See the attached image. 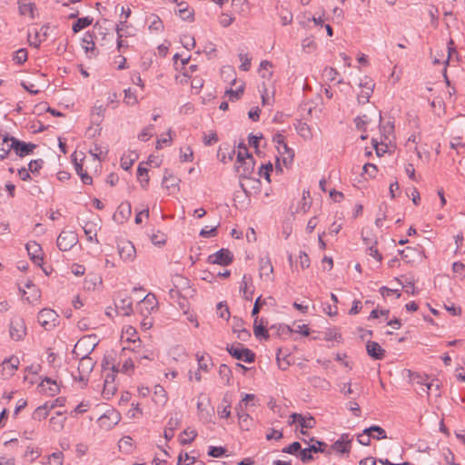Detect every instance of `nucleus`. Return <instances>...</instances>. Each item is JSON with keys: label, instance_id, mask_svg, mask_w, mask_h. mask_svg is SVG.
Returning a JSON list of instances; mask_svg holds the SVG:
<instances>
[{"label": "nucleus", "instance_id": "1", "mask_svg": "<svg viewBox=\"0 0 465 465\" xmlns=\"http://www.w3.org/2000/svg\"><path fill=\"white\" fill-rule=\"evenodd\" d=\"M97 344L98 339L96 335H84V337L79 339L76 344L74 345L73 353L75 356H89Z\"/></svg>", "mask_w": 465, "mask_h": 465}, {"label": "nucleus", "instance_id": "2", "mask_svg": "<svg viewBox=\"0 0 465 465\" xmlns=\"http://www.w3.org/2000/svg\"><path fill=\"white\" fill-rule=\"evenodd\" d=\"M75 357L79 358L80 361L77 368V375L74 376V379L85 385L88 381V377L94 367L95 361L89 356Z\"/></svg>", "mask_w": 465, "mask_h": 465}, {"label": "nucleus", "instance_id": "3", "mask_svg": "<svg viewBox=\"0 0 465 465\" xmlns=\"http://www.w3.org/2000/svg\"><path fill=\"white\" fill-rule=\"evenodd\" d=\"M58 318L55 311L45 308L38 312L37 322L45 331H51L58 324Z\"/></svg>", "mask_w": 465, "mask_h": 465}, {"label": "nucleus", "instance_id": "4", "mask_svg": "<svg viewBox=\"0 0 465 465\" xmlns=\"http://www.w3.org/2000/svg\"><path fill=\"white\" fill-rule=\"evenodd\" d=\"M273 142L276 143L278 153L282 156L283 164L288 165L292 163L294 152L288 147L285 143V137L281 134H277L273 136Z\"/></svg>", "mask_w": 465, "mask_h": 465}, {"label": "nucleus", "instance_id": "5", "mask_svg": "<svg viewBox=\"0 0 465 465\" xmlns=\"http://www.w3.org/2000/svg\"><path fill=\"white\" fill-rule=\"evenodd\" d=\"M9 334L14 341H22L26 335V326L25 321L20 316L12 318L9 325Z\"/></svg>", "mask_w": 465, "mask_h": 465}, {"label": "nucleus", "instance_id": "6", "mask_svg": "<svg viewBox=\"0 0 465 465\" xmlns=\"http://www.w3.org/2000/svg\"><path fill=\"white\" fill-rule=\"evenodd\" d=\"M227 351L235 359L245 362L254 361V353L247 349L243 348L242 344H232L227 346Z\"/></svg>", "mask_w": 465, "mask_h": 465}, {"label": "nucleus", "instance_id": "7", "mask_svg": "<svg viewBox=\"0 0 465 465\" xmlns=\"http://www.w3.org/2000/svg\"><path fill=\"white\" fill-rule=\"evenodd\" d=\"M78 242L77 234L73 231H63L57 238V246L66 252L73 248Z\"/></svg>", "mask_w": 465, "mask_h": 465}, {"label": "nucleus", "instance_id": "8", "mask_svg": "<svg viewBox=\"0 0 465 465\" xmlns=\"http://www.w3.org/2000/svg\"><path fill=\"white\" fill-rule=\"evenodd\" d=\"M253 157H247L244 161L234 163L235 172L241 179H250L254 171Z\"/></svg>", "mask_w": 465, "mask_h": 465}, {"label": "nucleus", "instance_id": "9", "mask_svg": "<svg viewBox=\"0 0 465 465\" xmlns=\"http://www.w3.org/2000/svg\"><path fill=\"white\" fill-rule=\"evenodd\" d=\"M373 81L365 76L363 80L360 83L361 92L357 95V100L359 104H366L369 102L370 97L371 96L374 89Z\"/></svg>", "mask_w": 465, "mask_h": 465}, {"label": "nucleus", "instance_id": "10", "mask_svg": "<svg viewBox=\"0 0 465 465\" xmlns=\"http://www.w3.org/2000/svg\"><path fill=\"white\" fill-rule=\"evenodd\" d=\"M233 259L232 253L228 249H221L208 257V262L223 266L229 265Z\"/></svg>", "mask_w": 465, "mask_h": 465}, {"label": "nucleus", "instance_id": "11", "mask_svg": "<svg viewBox=\"0 0 465 465\" xmlns=\"http://www.w3.org/2000/svg\"><path fill=\"white\" fill-rule=\"evenodd\" d=\"M116 312L124 315L129 316L133 313V301L132 298L128 295L120 296L114 302Z\"/></svg>", "mask_w": 465, "mask_h": 465}, {"label": "nucleus", "instance_id": "12", "mask_svg": "<svg viewBox=\"0 0 465 465\" xmlns=\"http://www.w3.org/2000/svg\"><path fill=\"white\" fill-rule=\"evenodd\" d=\"M11 147L15 151L16 155L24 157L33 153L36 145L32 143L21 142L15 139V137H12Z\"/></svg>", "mask_w": 465, "mask_h": 465}, {"label": "nucleus", "instance_id": "13", "mask_svg": "<svg viewBox=\"0 0 465 465\" xmlns=\"http://www.w3.org/2000/svg\"><path fill=\"white\" fill-rule=\"evenodd\" d=\"M118 253L124 262H132L136 256V251L131 242L125 241L118 244Z\"/></svg>", "mask_w": 465, "mask_h": 465}, {"label": "nucleus", "instance_id": "14", "mask_svg": "<svg viewBox=\"0 0 465 465\" xmlns=\"http://www.w3.org/2000/svg\"><path fill=\"white\" fill-rule=\"evenodd\" d=\"M19 359L17 357H11L5 360L0 365V374L4 378H9L14 375L15 371L18 369Z\"/></svg>", "mask_w": 465, "mask_h": 465}, {"label": "nucleus", "instance_id": "15", "mask_svg": "<svg viewBox=\"0 0 465 465\" xmlns=\"http://www.w3.org/2000/svg\"><path fill=\"white\" fill-rule=\"evenodd\" d=\"M381 114L376 109H373L371 115L363 114L355 118L354 122L358 129L365 131V126L371 122H381Z\"/></svg>", "mask_w": 465, "mask_h": 465}, {"label": "nucleus", "instance_id": "16", "mask_svg": "<svg viewBox=\"0 0 465 465\" xmlns=\"http://www.w3.org/2000/svg\"><path fill=\"white\" fill-rule=\"evenodd\" d=\"M157 300L153 294H147L139 303V311L142 315H149L157 308Z\"/></svg>", "mask_w": 465, "mask_h": 465}, {"label": "nucleus", "instance_id": "17", "mask_svg": "<svg viewBox=\"0 0 465 465\" xmlns=\"http://www.w3.org/2000/svg\"><path fill=\"white\" fill-rule=\"evenodd\" d=\"M132 213V207L130 203L124 202L122 203L116 212L114 214V220L118 223H124L125 221H127Z\"/></svg>", "mask_w": 465, "mask_h": 465}, {"label": "nucleus", "instance_id": "18", "mask_svg": "<svg viewBox=\"0 0 465 465\" xmlns=\"http://www.w3.org/2000/svg\"><path fill=\"white\" fill-rule=\"evenodd\" d=\"M260 278L266 282L273 281V267L268 258L260 260Z\"/></svg>", "mask_w": 465, "mask_h": 465}, {"label": "nucleus", "instance_id": "19", "mask_svg": "<svg viewBox=\"0 0 465 465\" xmlns=\"http://www.w3.org/2000/svg\"><path fill=\"white\" fill-rule=\"evenodd\" d=\"M352 438L349 434H342L341 438L336 440L331 449L338 453H349L351 450Z\"/></svg>", "mask_w": 465, "mask_h": 465}, {"label": "nucleus", "instance_id": "20", "mask_svg": "<svg viewBox=\"0 0 465 465\" xmlns=\"http://www.w3.org/2000/svg\"><path fill=\"white\" fill-rule=\"evenodd\" d=\"M25 248L28 252L31 260L37 265H41L43 261V252L40 244L36 242H29L26 243Z\"/></svg>", "mask_w": 465, "mask_h": 465}, {"label": "nucleus", "instance_id": "21", "mask_svg": "<svg viewBox=\"0 0 465 465\" xmlns=\"http://www.w3.org/2000/svg\"><path fill=\"white\" fill-rule=\"evenodd\" d=\"M290 419L292 420L290 421L291 424L298 422L302 429H312L316 424V421L312 416L305 417L299 413H292L290 416Z\"/></svg>", "mask_w": 465, "mask_h": 465}, {"label": "nucleus", "instance_id": "22", "mask_svg": "<svg viewBox=\"0 0 465 465\" xmlns=\"http://www.w3.org/2000/svg\"><path fill=\"white\" fill-rule=\"evenodd\" d=\"M252 286V278L251 275L244 274L240 286V292L242 293L243 299L252 301L253 295V290H250Z\"/></svg>", "mask_w": 465, "mask_h": 465}, {"label": "nucleus", "instance_id": "23", "mask_svg": "<svg viewBox=\"0 0 465 465\" xmlns=\"http://www.w3.org/2000/svg\"><path fill=\"white\" fill-rule=\"evenodd\" d=\"M121 338L134 344L131 350L135 351L139 347V344L136 345V341H140V339L137 336L136 330L132 326H127L123 330Z\"/></svg>", "mask_w": 465, "mask_h": 465}, {"label": "nucleus", "instance_id": "24", "mask_svg": "<svg viewBox=\"0 0 465 465\" xmlns=\"http://www.w3.org/2000/svg\"><path fill=\"white\" fill-rule=\"evenodd\" d=\"M366 350L369 356L375 360H381L384 357L385 351L376 341H368L366 344Z\"/></svg>", "mask_w": 465, "mask_h": 465}, {"label": "nucleus", "instance_id": "25", "mask_svg": "<svg viewBox=\"0 0 465 465\" xmlns=\"http://www.w3.org/2000/svg\"><path fill=\"white\" fill-rule=\"evenodd\" d=\"M18 8L20 15H29L31 18L35 17V5L29 0H19Z\"/></svg>", "mask_w": 465, "mask_h": 465}, {"label": "nucleus", "instance_id": "26", "mask_svg": "<svg viewBox=\"0 0 465 465\" xmlns=\"http://www.w3.org/2000/svg\"><path fill=\"white\" fill-rule=\"evenodd\" d=\"M54 403H51L50 405L48 403H45L42 406H39L35 409V411L33 413V419L41 420L43 419H45L48 415V411L52 409H54Z\"/></svg>", "mask_w": 465, "mask_h": 465}, {"label": "nucleus", "instance_id": "27", "mask_svg": "<svg viewBox=\"0 0 465 465\" xmlns=\"http://www.w3.org/2000/svg\"><path fill=\"white\" fill-rule=\"evenodd\" d=\"M12 137L5 136L0 138V161L7 157L12 150Z\"/></svg>", "mask_w": 465, "mask_h": 465}, {"label": "nucleus", "instance_id": "28", "mask_svg": "<svg viewBox=\"0 0 465 465\" xmlns=\"http://www.w3.org/2000/svg\"><path fill=\"white\" fill-rule=\"evenodd\" d=\"M154 401L157 404L164 405L167 402V393L162 385H155L153 388Z\"/></svg>", "mask_w": 465, "mask_h": 465}, {"label": "nucleus", "instance_id": "29", "mask_svg": "<svg viewBox=\"0 0 465 465\" xmlns=\"http://www.w3.org/2000/svg\"><path fill=\"white\" fill-rule=\"evenodd\" d=\"M260 325H257V322H259L258 316L254 317L253 322V333L257 338H264L267 339L269 337L268 331L266 330L265 325H263V321L261 319Z\"/></svg>", "mask_w": 465, "mask_h": 465}, {"label": "nucleus", "instance_id": "30", "mask_svg": "<svg viewBox=\"0 0 465 465\" xmlns=\"http://www.w3.org/2000/svg\"><path fill=\"white\" fill-rule=\"evenodd\" d=\"M364 432L371 433L372 439H375V440L387 439L386 431L381 427H380L378 425H372V426L365 429Z\"/></svg>", "mask_w": 465, "mask_h": 465}, {"label": "nucleus", "instance_id": "31", "mask_svg": "<svg viewBox=\"0 0 465 465\" xmlns=\"http://www.w3.org/2000/svg\"><path fill=\"white\" fill-rule=\"evenodd\" d=\"M180 182V179L173 176L171 173L168 171H165L163 179V184L166 189L171 188H176L178 186V183Z\"/></svg>", "mask_w": 465, "mask_h": 465}, {"label": "nucleus", "instance_id": "32", "mask_svg": "<svg viewBox=\"0 0 465 465\" xmlns=\"http://www.w3.org/2000/svg\"><path fill=\"white\" fill-rule=\"evenodd\" d=\"M56 414L57 416H54L50 419V424L52 430L58 432L64 429L65 417H63L61 412H57Z\"/></svg>", "mask_w": 465, "mask_h": 465}, {"label": "nucleus", "instance_id": "33", "mask_svg": "<svg viewBox=\"0 0 465 465\" xmlns=\"http://www.w3.org/2000/svg\"><path fill=\"white\" fill-rule=\"evenodd\" d=\"M297 133L304 139L311 140L312 138V134L310 126L303 122H299L296 125Z\"/></svg>", "mask_w": 465, "mask_h": 465}, {"label": "nucleus", "instance_id": "34", "mask_svg": "<svg viewBox=\"0 0 465 465\" xmlns=\"http://www.w3.org/2000/svg\"><path fill=\"white\" fill-rule=\"evenodd\" d=\"M117 388L114 383V378L112 377V381H104V389L102 391L103 397L104 399H110L112 396L114 395Z\"/></svg>", "mask_w": 465, "mask_h": 465}, {"label": "nucleus", "instance_id": "35", "mask_svg": "<svg viewBox=\"0 0 465 465\" xmlns=\"http://www.w3.org/2000/svg\"><path fill=\"white\" fill-rule=\"evenodd\" d=\"M149 22H150V25H149V29L152 31V32H161L163 29V22L161 21V19L155 15H151L148 18Z\"/></svg>", "mask_w": 465, "mask_h": 465}, {"label": "nucleus", "instance_id": "36", "mask_svg": "<svg viewBox=\"0 0 465 465\" xmlns=\"http://www.w3.org/2000/svg\"><path fill=\"white\" fill-rule=\"evenodd\" d=\"M279 330H282V332H286V333H291L292 331H296V332L302 333L304 336H308L310 333L309 328L305 324H299L297 326V329H295V330H292L287 325H282V326L279 327Z\"/></svg>", "mask_w": 465, "mask_h": 465}, {"label": "nucleus", "instance_id": "37", "mask_svg": "<svg viewBox=\"0 0 465 465\" xmlns=\"http://www.w3.org/2000/svg\"><path fill=\"white\" fill-rule=\"evenodd\" d=\"M118 447L121 451L130 453L133 450V439L129 436L122 438L118 442Z\"/></svg>", "mask_w": 465, "mask_h": 465}, {"label": "nucleus", "instance_id": "38", "mask_svg": "<svg viewBox=\"0 0 465 465\" xmlns=\"http://www.w3.org/2000/svg\"><path fill=\"white\" fill-rule=\"evenodd\" d=\"M93 22V19L89 18V17H82V18H78L76 20V22L73 25V31L74 33H77L79 31H81L82 29L89 26Z\"/></svg>", "mask_w": 465, "mask_h": 465}, {"label": "nucleus", "instance_id": "39", "mask_svg": "<svg viewBox=\"0 0 465 465\" xmlns=\"http://www.w3.org/2000/svg\"><path fill=\"white\" fill-rule=\"evenodd\" d=\"M178 6H179L178 13H179L180 17L183 20H190L193 18V11H191L187 8V5L185 3H179Z\"/></svg>", "mask_w": 465, "mask_h": 465}, {"label": "nucleus", "instance_id": "40", "mask_svg": "<svg viewBox=\"0 0 465 465\" xmlns=\"http://www.w3.org/2000/svg\"><path fill=\"white\" fill-rule=\"evenodd\" d=\"M137 175L138 178L140 179L142 186L145 187L149 182L148 169L140 164L137 169Z\"/></svg>", "mask_w": 465, "mask_h": 465}, {"label": "nucleus", "instance_id": "41", "mask_svg": "<svg viewBox=\"0 0 465 465\" xmlns=\"http://www.w3.org/2000/svg\"><path fill=\"white\" fill-rule=\"evenodd\" d=\"M76 173L81 176L82 182L85 184H91L93 179L86 172H84L83 165L79 163L74 164Z\"/></svg>", "mask_w": 465, "mask_h": 465}, {"label": "nucleus", "instance_id": "42", "mask_svg": "<svg viewBox=\"0 0 465 465\" xmlns=\"http://www.w3.org/2000/svg\"><path fill=\"white\" fill-rule=\"evenodd\" d=\"M64 454L62 451H56L48 456V465H63Z\"/></svg>", "mask_w": 465, "mask_h": 465}, {"label": "nucleus", "instance_id": "43", "mask_svg": "<svg viewBox=\"0 0 465 465\" xmlns=\"http://www.w3.org/2000/svg\"><path fill=\"white\" fill-rule=\"evenodd\" d=\"M272 67V64L269 61H262L260 64L261 71H263L262 73V78H270L272 74V72L271 71V68Z\"/></svg>", "mask_w": 465, "mask_h": 465}, {"label": "nucleus", "instance_id": "44", "mask_svg": "<svg viewBox=\"0 0 465 465\" xmlns=\"http://www.w3.org/2000/svg\"><path fill=\"white\" fill-rule=\"evenodd\" d=\"M41 297V292L38 288L34 287L31 289L30 295L26 297V301L31 304H36L39 302Z\"/></svg>", "mask_w": 465, "mask_h": 465}, {"label": "nucleus", "instance_id": "45", "mask_svg": "<svg viewBox=\"0 0 465 465\" xmlns=\"http://www.w3.org/2000/svg\"><path fill=\"white\" fill-rule=\"evenodd\" d=\"M242 94H243V85H241L236 90L230 89V90L226 91V94L228 95V97L231 101L239 100L241 98V96L242 95Z\"/></svg>", "mask_w": 465, "mask_h": 465}, {"label": "nucleus", "instance_id": "46", "mask_svg": "<svg viewBox=\"0 0 465 465\" xmlns=\"http://www.w3.org/2000/svg\"><path fill=\"white\" fill-rule=\"evenodd\" d=\"M24 456L28 460L29 462L32 463L40 456V452L37 449L28 447Z\"/></svg>", "mask_w": 465, "mask_h": 465}, {"label": "nucleus", "instance_id": "47", "mask_svg": "<svg viewBox=\"0 0 465 465\" xmlns=\"http://www.w3.org/2000/svg\"><path fill=\"white\" fill-rule=\"evenodd\" d=\"M124 102L128 105H134L137 104L136 95L132 92L130 88L124 90Z\"/></svg>", "mask_w": 465, "mask_h": 465}, {"label": "nucleus", "instance_id": "48", "mask_svg": "<svg viewBox=\"0 0 465 465\" xmlns=\"http://www.w3.org/2000/svg\"><path fill=\"white\" fill-rule=\"evenodd\" d=\"M310 382L315 387L329 389L330 383L325 379L314 376L310 379Z\"/></svg>", "mask_w": 465, "mask_h": 465}, {"label": "nucleus", "instance_id": "49", "mask_svg": "<svg viewBox=\"0 0 465 465\" xmlns=\"http://www.w3.org/2000/svg\"><path fill=\"white\" fill-rule=\"evenodd\" d=\"M247 157H252V155L248 152V149L245 145H240L235 163L244 161L247 159Z\"/></svg>", "mask_w": 465, "mask_h": 465}, {"label": "nucleus", "instance_id": "50", "mask_svg": "<svg viewBox=\"0 0 465 465\" xmlns=\"http://www.w3.org/2000/svg\"><path fill=\"white\" fill-rule=\"evenodd\" d=\"M298 457L304 463L309 462L313 460V456L312 454L310 448H305L303 450L301 449L298 453Z\"/></svg>", "mask_w": 465, "mask_h": 465}, {"label": "nucleus", "instance_id": "51", "mask_svg": "<svg viewBox=\"0 0 465 465\" xmlns=\"http://www.w3.org/2000/svg\"><path fill=\"white\" fill-rule=\"evenodd\" d=\"M27 51L26 49L25 48H22V49H19L15 52V56H14V60L17 63V64H24L26 60H27Z\"/></svg>", "mask_w": 465, "mask_h": 465}, {"label": "nucleus", "instance_id": "52", "mask_svg": "<svg viewBox=\"0 0 465 465\" xmlns=\"http://www.w3.org/2000/svg\"><path fill=\"white\" fill-rule=\"evenodd\" d=\"M239 58L242 62L240 68L242 71H249L251 67V58L248 56L247 54H240Z\"/></svg>", "mask_w": 465, "mask_h": 465}, {"label": "nucleus", "instance_id": "53", "mask_svg": "<svg viewBox=\"0 0 465 465\" xmlns=\"http://www.w3.org/2000/svg\"><path fill=\"white\" fill-rule=\"evenodd\" d=\"M43 40L44 39L41 38L40 33L37 31L35 32L34 35H32L31 33L28 35V41L32 46L38 47Z\"/></svg>", "mask_w": 465, "mask_h": 465}, {"label": "nucleus", "instance_id": "54", "mask_svg": "<svg viewBox=\"0 0 465 465\" xmlns=\"http://www.w3.org/2000/svg\"><path fill=\"white\" fill-rule=\"evenodd\" d=\"M45 383L48 385H51L49 387V394L53 395L58 391V386L55 381H52L49 378H46L45 381H43L40 384V386L43 388V390H45Z\"/></svg>", "mask_w": 465, "mask_h": 465}, {"label": "nucleus", "instance_id": "55", "mask_svg": "<svg viewBox=\"0 0 465 465\" xmlns=\"http://www.w3.org/2000/svg\"><path fill=\"white\" fill-rule=\"evenodd\" d=\"M183 433L186 436V438L182 440L183 444L191 443L197 436V432L190 428L184 430Z\"/></svg>", "mask_w": 465, "mask_h": 465}, {"label": "nucleus", "instance_id": "56", "mask_svg": "<svg viewBox=\"0 0 465 465\" xmlns=\"http://www.w3.org/2000/svg\"><path fill=\"white\" fill-rule=\"evenodd\" d=\"M266 304V300L262 299V296H259L253 305L252 311V316L256 317L261 310V308Z\"/></svg>", "mask_w": 465, "mask_h": 465}, {"label": "nucleus", "instance_id": "57", "mask_svg": "<svg viewBox=\"0 0 465 465\" xmlns=\"http://www.w3.org/2000/svg\"><path fill=\"white\" fill-rule=\"evenodd\" d=\"M302 46L303 50L312 52L316 49V43L312 37H306L305 39L302 40Z\"/></svg>", "mask_w": 465, "mask_h": 465}, {"label": "nucleus", "instance_id": "58", "mask_svg": "<svg viewBox=\"0 0 465 465\" xmlns=\"http://www.w3.org/2000/svg\"><path fill=\"white\" fill-rule=\"evenodd\" d=\"M217 313L220 318L228 320L230 317V312L226 305L223 304V302L218 303L217 305Z\"/></svg>", "mask_w": 465, "mask_h": 465}, {"label": "nucleus", "instance_id": "59", "mask_svg": "<svg viewBox=\"0 0 465 465\" xmlns=\"http://www.w3.org/2000/svg\"><path fill=\"white\" fill-rule=\"evenodd\" d=\"M181 42L187 50L193 48L195 45V40L190 35H183Z\"/></svg>", "mask_w": 465, "mask_h": 465}, {"label": "nucleus", "instance_id": "60", "mask_svg": "<svg viewBox=\"0 0 465 465\" xmlns=\"http://www.w3.org/2000/svg\"><path fill=\"white\" fill-rule=\"evenodd\" d=\"M195 462L193 457L189 456L187 453L180 454L177 460V465H190Z\"/></svg>", "mask_w": 465, "mask_h": 465}, {"label": "nucleus", "instance_id": "61", "mask_svg": "<svg viewBox=\"0 0 465 465\" xmlns=\"http://www.w3.org/2000/svg\"><path fill=\"white\" fill-rule=\"evenodd\" d=\"M219 374L225 382H229L230 375H231V370L229 367L225 364H222L219 368Z\"/></svg>", "mask_w": 465, "mask_h": 465}, {"label": "nucleus", "instance_id": "62", "mask_svg": "<svg viewBox=\"0 0 465 465\" xmlns=\"http://www.w3.org/2000/svg\"><path fill=\"white\" fill-rule=\"evenodd\" d=\"M272 171V164L268 163L262 165L259 171V175L263 176L268 182H270V173Z\"/></svg>", "mask_w": 465, "mask_h": 465}, {"label": "nucleus", "instance_id": "63", "mask_svg": "<svg viewBox=\"0 0 465 465\" xmlns=\"http://www.w3.org/2000/svg\"><path fill=\"white\" fill-rule=\"evenodd\" d=\"M300 450H301V444L298 441H294L288 447L283 448L282 452L289 453V454H295L297 452L299 453Z\"/></svg>", "mask_w": 465, "mask_h": 465}, {"label": "nucleus", "instance_id": "64", "mask_svg": "<svg viewBox=\"0 0 465 465\" xmlns=\"http://www.w3.org/2000/svg\"><path fill=\"white\" fill-rule=\"evenodd\" d=\"M452 271H453V272L459 274L461 279H463L465 277V273H464L465 265L462 262H455L452 264Z\"/></svg>", "mask_w": 465, "mask_h": 465}]
</instances>
